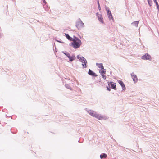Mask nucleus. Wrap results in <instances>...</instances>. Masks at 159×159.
<instances>
[{"mask_svg": "<svg viewBox=\"0 0 159 159\" xmlns=\"http://www.w3.org/2000/svg\"><path fill=\"white\" fill-rule=\"evenodd\" d=\"M118 81L119 84L121 86V87H122L123 90L124 91L125 90L126 87L123 81L120 80H118Z\"/></svg>", "mask_w": 159, "mask_h": 159, "instance_id": "11", "label": "nucleus"}, {"mask_svg": "<svg viewBox=\"0 0 159 159\" xmlns=\"http://www.w3.org/2000/svg\"><path fill=\"white\" fill-rule=\"evenodd\" d=\"M98 6L99 10H101V7H100L99 2L98 1Z\"/></svg>", "mask_w": 159, "mask_h": 159, "instance_id": "20", "label": "nucleus"}, {"mask_svg": "<svg viewBox=\"0 0 159 159\" xmlns=\"http://www.w3.org/2000/svg\"><path fill=\"white\" fill-rule=\"evenodd\" d=\"M142 59L143 60H151V58L150 55L148 54H146L142 57Z\"/></svg>", "mask_w": 159, "mask_h": 159, "instance_id": "6", "label": "nucleus"}, {"mask_svg": "<svg viewBox=\"0 0 159 159\" xmlns=\"http://www.w3.org/2000/svg\"><path fill=\"white\" fill-rule=\"evenodd\" d=\"M65 54L69 58V60L70 61H72L75 59V56L72 55V56H70V55L68 53Z\"/></svg>", "mask_w": 159, "mask_h": 159, "instance_id": "7", "label": "nucleus"}, {"mask_svg": "<svg viewBox=\"0 0 159 159\" xmlns=\"http://www.w3.org/2000/svg\"><path fill=\"white\" fill-rule=\"evenodd\" d=\"M107 15L108 17V18L109 19L112 20H113V18L112 16L111 12V11L107 9Z\"/></svg>", "mask_w": 159, "mask_h": 159, "instance_id": "10", "label": "nucleus"}, {"mask_svg": "<svg viewBox=\"0 0 159 159\" xmlns=\"http://www.w3.org/2000/svg\"><path fill=\"white\" fill-rule=\"evenodd\" d=\"M155 3L156 4V6H157V8L158 10V11H159V5L158 3L157 2H155Z\"/></svg>", "mask_w": 159, "mask_h": 159, "instance_id": "21", "label": "nucleus"}, {"mask_svg": "<svg viewBox=\"0 0 159 159\" xmlns=\"http://www.w3.org/2000/svg\"><path fill=\"white\" fill-rule=\"evenodd\" d=\"M99 73L101 74L102 78L104 79H106V76L105 75L106 74V70H99Z\"/></svg>", "mask_w": 159, "mask_h": 159, "instance_id": "9", "label": "nucleus"}, {"mask_svg": "<svg viewBox=\"0 0 159 159\" xmlns=\"http://www.w3.org/2000/svg\"><path fill=\"white\" fill-rule=\"evenodd\" d=\"M88 74L91 75L93 77H95L97 76V75L94 72L92 71V70H89Z\"/></svg>", "mask_w": 159, "mask_h": 159, "instance_id": "12", "label": "nucleus"}, {"mask_svg": "<svg viewBox=\"0 0 159 159\" xmlns=\"http://www.w3.org/2000/svg\"><path fill=\"white\" fill-rule=\"evenodd\" d=\"M43 0V2L45 4H46V1H45V0Z\"/></svg>", "mask_w": 159, "mask_h": 159, "instance_id": "23", "label": "nucleus"}, {"mask_svg": "<svg viewBox=\"0 0 159 159\" xmlns=\"http://www.w3.org/2000/svg\"><path fill=\"white\" fill-rule=\"evenodd\" d=\"M96 65L99 67V68L101 69V70L104 69V67L102 64L97 63Z\"/></svg>", "mask_w": 159, "mask_h": 159, "instance_id": "15", "label": "nucleus"}, {"mask_svg": "<svg viewBox=\"0 0 159 159\" xmlns=\"http://www.w3.org/2000/svg\"><path fill=\"white\" fill-rule=\"evenodd\" d=\"M65 87L67 89H69L70 90H72V89L71 88V87L68 84H66L65 85Z\"/></svg>", "mask_w": 159, "mask_h": 159, "instance_id": "17", "label": "nucleus"}, {"mask_svg": "<svg viewBox=\"0 0 159 159\" xmlns=\"http://www.w3.org/2000/svg\"><path fill=\"white\" fill-rule=\"evenodd\" d=\"M139 24L138 21H134L132 23V24L134 26L137 27Z\"/></svg>", "mask_w": 159, "mask_h": 159, "instance_id": "18", "label": "nucleus"}, {"mask_svg": "<svg viewBox=\"0 0 159 159\" xmlns=\"http://www.w3.org/2000/svg\"><path fill=\"white\" fill-rule=\"evenodd\" d=\"M75 26L78 29H80L84 26V23L80 19L78 20L75 23Z\"/></svg>", "mask_w": 159, "mask_h": 159, "instance_id": "3", "label": "nucleus"}, {"mask_svg": "<svg viewBox=\"0 0 159 159\" xmlns=\"http://www.w3.org/2000/svg\"><path fill=\"white\" fill-rule=\"evenodd\" d=\"M131 75L133 79V81L134 82V83H136L138 80L136 75H135L133 72L131 74Z\"/></svg>", "mask_w": 159, "mask_h": 159, "instance_id": "8", "label": "nucleus"}, {"mask_svg": "<svg viewBox=\"0 0 159 159\" xmlns=\"http://www.w3.org/2000/svg\"><path fill=\"white\" fill-rule=\"evenodd\" d=\"M148 3L150 6H151L152 0H147Z\"/></svg>", "mask_w": 159, "mask_h": 159, "instance_id": "19", "label": "nucleus"}, {"mask_svg": "<svg viewBox=\"0 0 159 159\" xmlns=\"http://www.w3.org/2000/svg\"><path fill=\"white\" fill-rule=\"evenodd\" d=\"M97 16L98 17L99 20L102 23H103V20L101 15L100 14H97Z\"/></svg>", "mask_w": 159, "mask_h": 159, "instance_id": "13", "label": "nucleus"}, {"mask_svg": "<svg viewBox=\"0 0 159 159\" xmlns=\"http://www.w3.org/2000/svg\"><path fill=\"white\" fill-rule=\"evenodd\" d=\"M100 158L101 159L103 158H106L107 157V155L105 153H102L100 155Z\"/></svg>", "mask_w": 159, "mask_h": 159, "instance_id": "14", "label": "nucleus"}, {"mask_svg": "<svg viewBox=\"0 0 159 159\" xmlns=\"http://www.w3.org/2000/svg\"><path fill=\"white\" fill-rule=\"evenodd\" d=\"M106 88H107V90H108L109 91H111V89L108 86V87L107 86Z\"/></svg>", "mask_w": 159, "mask_h": 159, "instance_id": "22", "label": "nucleus"}, {"mask_svg": "<svg viewBox=\"0 0 159 159\" xmlns=\"http://www.w3.org/2000/svg\"><path fill=\"white\" fill-rule=\"evenodd\" d=\"M107 83L109 87H110V85L111 88L112 89L115 90L116 89V85L115 83H114L113 82H108Z\"/></svg>", "mask_w": 159, "mask_h": 159, "instance_id": "5", "label": "nucleus"}, {"mask_svg": "<svg viewBox=\"0 0 159 159\" xmlns=\"http://www.w3.org/2000/svg\"><path fill=\"white\" fill-rule=\"evenodd\" d=\"M73 42L71 43L72 46L75 48H77L80 47L82 43L81 40L76 37H74V39L72 40Z\"/></svg>", "mask_w": 159, "mask_h": 159, "instance_id": "1", "label": "nucleus"}, {"mask_svg": "<svg viewBox=\"0 0 159 159\" xmlns=\"http://www.w3.org/2000/svg\"><path fill=\"white\" fill-rule=\"evenodd\" d=\"M65 36L66 37V38L69 40H70V41H72L73 39H72V38L70 37L69 35V34H65Z\"/></svg>", "mask_w": 159, "mask_h": 159, "instance_id": "16", "label": "nucleus"}, {"mask_svg": "<svg viewBox=\"0 0 159 159\" xmlns=\"http://www.w3.org/2000/svg\"><path fill=\"white\" fill-rule=\"evenodd\" d=\"M153 1H154L155 3L156 2H157V0H153Z\"/></svg>", "mask_w": 159, "mask_h": 159, "instance_id": "24", "label": "nucleus"}, {"mask_svg": "<svg viewBox=\"0 0 159 159\" xmlns=\"http://www.w3.org/2000/svg\"><path fill=\"white\" fill-rule=\"evenodd\" d=\"M88 113L91 116L97 118L98 119L100 120L103 119V117L101 115H99L95 111L93 110H87Z\"/></svg>", "mask_w": 159, "mask_h": 159, "instance_id": "2", "label": "nucleus"}, {"mask_svg": "<svg viewBox=\"0 0 159 159\" xmlns=\"http://www.w3.org/2000/svg\"><path fill=\"white\" fill-rule=\"evenodd\" d=\"M77 58L79 59L80 61H81L82 63V65L83 67L84 66V67L86 68L87 66V62L85 59L83 57H80L79 55H78L77 56Z\"/></svg>", "mask_w": 159, "mask_h": 159, "instance_id": "4", "label": "nucleus"}]
</instances>
